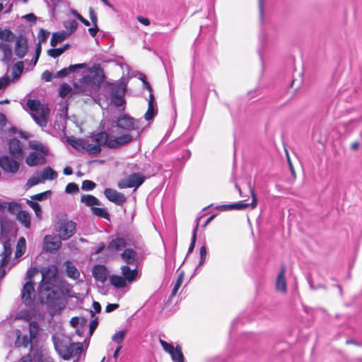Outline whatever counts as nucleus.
I'll return each instance as SVG.
<instances>
[{"mask_svg": "<svg viewBox=\"0 0 362 362\" xmlns=\"http://www.w3.org/2000/svg\"><path fill=\"white\" fill-rule=\"evenodd\" d=\"M206 257V247L203 245L200 248V260L199 262V266H202L204 264Z\"/></svg>", "mask_w": 362, "mask_h": 362, "instance_id": "864d4df0", "label": "nucleus"}, {"mask_svg": "<svg viewBox=\"0 0 362 362\" xmlns=\"http://www.w3.org/2000/svg\"><path fill=\"white\" fill-rule=\"evenodd\" d=\"M65 265L66 275L74 280H77L80 276V273L77 268L69 261H66Z\"/></svg>", "mask_w": 362, "mask_h": 362, "instance_id": "cd10ccee", "label": "nucleus"}, {"mask_svg": "<svg viewBox=\"0 0 362 362\" xmlns=\"http://www.w3.org/2000/svg\"><path fill=\"white\" fill-rule=\"evenodd\" d=\"M60 356L64 360H69L72 356L80 354L82 351L81 343H70L68 346H62L57 349Z\"/></svg>", "mask_w": 362, "mask_h": 362, "instance_id": "f8f14e48", "label": "nucleus"}, {"mask_svg": "<svg viewBox=\"0 0 362 362\" xmlns=\"http://www.w3.org/2000/svg\"><path fill=\"white\" fill-rule=\"evenodd\" d=\"M89 18L92 22V24H98V16L92 7L88 9Z\"/></svg>", "mask_w": 362, "mask_h": 362, "instance_id": "4d7b16f0", "label": "nucleus"}, {"mask_svg": "<svg viewBox=\"0 0 362 362\" xmlns=\"http://www.w3.org/2000/svg\"><path fill=\"white\" fill-rule=\"evenodd\" d=\"M197 229H198V224L197 225L196 228H194V230L193 231V234H192V242H191V244L188 249V253L192 252L195 247Z\"/></svg>", "mask_w": 362, "mask_h": 362, "instance_id": "603ef678", "label": "nucleus"}, {"mask_svg": "<svg viewBox=\"0 0 362 362\" xmlns=\"http://www.w3.org/2000/svg\"><path fill=\"white\" fill-rule=\"evenodd\" d=\"M121 257L127 264H131L136 260L137 253L133 249H124L123 252L121 254Z\"/></svg>", "mask_w": 362, "mask_h": 362, "instance_id": "b1692460", "label": "nucleus"}, {"mask_svg": "<svg viewBox=\"0 0 362 362\" xmlns=\"http://www.w3.org/2000/svg\"><path fill=\"white\" fill-rule=\"evenodd\" d=\"M90 155H98L101 152V147L96 143L95 144H90L86 141L85 150Z\"/></svg>", "mask_w": 362, "mask_h": 362, "instance_id": "4c0bfd02", "label": "nucleus"}, {"mask_svg": "<svg viewBox=\"0 0 362 362\" xmlns=\"http://www.w3.org/2000/svg\"><path fill=\"white\" fill-rule=\"evenodd\" d=\"M286 267L285 264H282L281 267L280 272L276 276L275 282V288L277 291L281 293H286L287 291V285L286 280Z\"/></svg>", "mask_w": 362, "mask_h": 362, "instance_id": "6ab92c4d", "label": "nucleus"}, {"mask_svg": "<svg viewBox=\"0 0 362 362\" xmlns=\"http://www.w3.org/2000/svg\"><path fill=\"white\" fill-rule=\"evenodd\" d=\"M42 77L45 81H51L53 78V74L47 70L42 73Z\"/></svg>", "mask_w": 362, "mask_h": 362, "instance_id": "680f3d73", "label": "nucleus"}, {"mask_svg": "<svg viewBox=\"0 0 362 362\" xmlns=\"http://www.w3.org/2000/svg\"><path fill=\"white\" fill-rule=\"evenodd\" d=\"M104 194L110 202L116 205L122 206L127 202V198L124 194L112 188L105 189Z\"/></svg>", "mask_w": 362, "mask_h": 362, "instance_id": "dca6fc26", "label": "nucleus"}, {"mask_svg": "<svg viewBox=\"0 0 362 362\" xmlns=\"http://www.w3.org/2000/svg\"><path fill=\"white\" fill-rule=\"evenodd\" d=\"M8 152L11 156L17 160H22L23 157V145L20 140L13 138L11 139L8 143Z\"/></svg>", "mask_w": 362, "mask_h": 362, "instance_id": "2eb2a0df", "label": "nucleus"}, {"mask_svg": "<svg viewBox=\"0 0 362 362\" xmlns=\"http://www.w3.org/2000/svg\"><path fill=\"white\" fill-rule=\"evenodd\" d=\"M183 279H184V274L182 272L179 274V276L176 280V282L174 285V287H173L172 293H171V297H174L177 294L178 290L180 289V288L183 282Z\"/></svg>", "mask_w": 362, "mask_h": 362, "instance_id": "79ce46f5", "label": "nucleus"}, {"mask_svg": "<svg viewBox=\"0 0 362 362\" xmlns=\"http://www.w3.org/2000/svg\"><path fill=\"white\" fill-rule=\"evenodd\" d=\"M35 296V287L33 281H28L23 286L22 290V300L25 305H30L33 303V297Z\"/></svg>", "mask_w": 362, "mask_h": 362, "instance_id": "a211bd4d", "label": "nucleus"}, {"mask_svg": "<svg viewBox=\"0 0 362 362\" xmlns=\"http://www.w3.org/2000/svg\"><path fill=\"white\" fill-rule=\"evenodd\" d=\"M90 210L92 213L98 218H103L107 220L110 219V214L105 209L95 206L92 207Z\"/></svg>", "mask_w": 362, "mask_h": 362, "instance_id": "72a5a7b5", "label": "nucleus"}, {"mask_svg": "<svg viewBox=\"0 0 362 362\" xmlns=\"http://www.w3.org/2000/svg\"><path fill=\"white\" fill-rule=\"evenodd\" d=\"M11 252H12V250L10 247L9 245H7L6 243H5L4 245V251L1 254V256L3 257H6V258H8L10 259V256L11 255Z\"/></svg>", "mask_w": 362, "mask_h": 362, "instance_id": "5fc2aeb1", "label": "nucleus"}, {"mask_svg": "<svg viewBox=\"0 0 362 362\" xmlns=\"http://www.w3.org/2000/svg\"><path fill=\"white\" fill-rule=\"evenodd\" d=\"M18 362H33L30 354L23 356Z\"/></svg>", "mask_w": 362, "mask_h": 362, "instance_id": "338daca9", "label": "nucleus"}, {"mask_svg": "<svg viewBox=\"0 0 362 362\" xmlns=\"http://www.w3.org/2000/svg\"><path fill=\"white\" fill-rule=\"evenodd\" d=\"M122 274L124 279L128 282L134 281L137 276V269L131 268L128 265H124L121 267Z\"/></svg>", "mask_w": 362, "mask_h": 362, "instance_id": "4be33fe9", "label": "nucleus"}, {"mask_svg": "<svg viewBox=\"0 0 362 362\" xmlns=\"http://www.w3.org/2000/svg\"><path fill=\"white\" fill-rule=\"evenodd\" d=\"M71 90V88L66 83H63L59 90V95L62 98L66 97Z\"/></svg>", "mask_w": 362, "mask_h": 362, "instance_id": "de8ad7c7", "label": "nucleus"}, {"mask_svg": "<svg viewBox=\"0 0 362 362\" xmlns=\"http://www.w3.org/2000/svg\"><path fill=\"white\" fill-rule=\"evenodd\" d=\"M16 218L23 224L26 228L29 229L30 228V216L28 211L21 209L16 214Z\"/></svg>", "mask_w": 362, "mask_h": 362, "instance_id": "a878e982", "label": "nucleus"}, {"mask_svg": "<svg viewBox=\"0 0 362 362\" xmlns=\"http://www.w3.org/2000/svg\"><path fill=\"white\" fill-rule=\"evenodd\" d=\"M63 53L64 52H62V49H61V47L50 49L47 51V54L52 58H57Z\"/></svg>", "mask_w": 362, "mask_h": 362, "instance_id": "3c124183", "label": "nucleus"}, {"mask_svg": "<svg viewBox=\"0 0 362 362\" xmlns=\"http://www.w3.org/2000/svg\"><path fill=\"white\" fill-rule=\"evenodd\" d=\"M12 33L8 30H0V39L6 41L10 40Z\"/></svg>", "mask_w": 362, "mask_h": 362, "instance_id": "bf43d9fd", "label": "nucleus"}, {"mask_svg": "<svg viewBox=\"0 0 362 362\" xmlns=\"http://www.w3.org/2000/svg\"><path fill=\"white\" fill-rule=\"evenodd\" d=\"M33 119L41 127H45L47 124L49 117V109L45 104H42L36 112L32 115Z\"/></svg>", "mask_w": 362, "mask_h": 362, "instance_id": "4468645a", "label": "nucleus"}, {"mask_svg": "<svg viewBox=\"0 0 362 362\" xmlns=\"http://www.w3.org/2000/svg\"><path fill=\"white\" fill-rule=\"evenodd\" d=\"M95 187H96V184L93 181L89 180H86L83 181L82 185H81V189L83 191L93 190V189L95 188Z\"/></svg>", "mask_w": 362, "mask_h": 362, "instance_id": "c03bdc74", "label": "nucleus"}, {"mask_svg": "<svg viewBox=\"0 0 362 362\" xmlns=\"http://www.w3.org/2000/svg\"><path fill=\"white\" fill-rule=\"evenodd\" d=\"M62 242L61 239H58L55 236H52L49 235H46L44 238V246L43 248L45 250L49 252H57L61 248Z\"/></svg>", "mask_w": 362, "mask_h": 362, "instance_id": "f3484780", "label": "nucleus"}, {"mask_svg": "<svg viewBox=\"0 0 362 362\" xmlns=\"http://www.w3.org/2000/svg\"><path fill=\"white\" fill-rule=\"evenodd\" d=\"M92 139L100 147L107 146L110 148H117L131 143L134 139L129 134H124L118 137L109 139V135L105 132L97 133L92 136Z\"/></svg>", "mask_w": 362, "mask_h": 362, "instance_id": "f03ea898", "label": "nucleus"}, {"mask_svg": "<svg viewBox=\"0 0 362 362\" xmlns=\"http://www.w3.org/2000/svg\"><path fill=\"white\" fill-rule=\"evenodd\" d=\"M86 140L81 139H69V144L75 149L83 151L86 148Z\"/></svg>", "mask_w": 362, "mask_h": 362, "instance_id": "2f4dec72", "label": "nucleus"}, {"mask_svg": "<svg viewBox=\"0 0 362 362\" xmlns=\"http://www.w3.org/2000/svg\"><path fill=\"white\" fill-rule=\"evenodd\" d=\"M126 280L122 276L112 275L110 276V282L115 288H121L126 286Z\"/></svg>", "mask_w": 362, "mask_h": 362, "instance_id": "7c9ffc66", "label": "nucleus"}, {"mask_svg": "<svg viewBox=\"0 0 362 362\" xmlns=\"http://www.w3.org/2000/svg\"><path fill=\"white\" fill-rule=\"evenodd\" d=\"M39 173L43 182L46 180H53L57 177V172L50 167H46Z\"/></svg>", "mask_w": 362, "mask_h": 362, "instance_id": "c756f323", "label": "nucleus"}, {"mask_svg": "<svg viewBox=\"0 0 362 362\" xmlns=\"http://www.w3.org/2000/svg\"><path fill=\"white\" fill-rule=\"evenodd\" d=\"M42 288L43 291H50L47 295V300L51 301L52 297L56 295V292L52 291V288L54 286L53 282L55 281L58 274V268L54 264L49 265L47 267L42 269Z\"/></svg>", "mask_w": 362, "mask_h": 362, "instance_id": "39448f33", "label": "nucleus"}, {"mask_svg": "<svg viewBox=\"0 0 362 362\" xmlns=\"http://www.w3.org/2000/svg\"><path fill=\"white\" fill-rule=\"evenodd\" d=\"M26 105L28 109L33 113L36 112L40 107H42V104L38 100L28 99L26 102Z\"/></svg>", "mask_w": 362, "mask_h": 362, "instance_id": "ea45409f", "label": "nucleus"}, {"mask_svg": "<svg viewBox=\"0 0 362 362\" xmlns=\"http://www.w3.org/2000/svg\"><path fill=\"white\" fill-rule=\"evenodd\" d=\"M28 329L29 336L26 334L22 335L21 330H16V339L15 341V346L16 348H27L29 344H33L36 341L40 330L38 322L36 321L29 322Z\"/></svg>", "mask_w": 362, "mask_h": 362, "instance_id": "20e7f679", "label": "nucleus"}, {"mask_svg": "<svg viewBox=\"0 0 362 362\" xmlns=\"http://www.w3.org/2000/svg\"><path fill=\"white\" fill-rule=\"evenodd\" d=\"M115 123L116 127L124 132L136 130L139 128V122L128 115L119 117Z\"/></svg>", "mask_w": 362, "mask_h": 362, "instance_id": "9d476101", "label": "nucleus"}, {"mask_svg": "<svg viewBox=\"0 0 362 362\" xmlns=\"http://www.w3.org/2000/svg\"><path fill=\"white\" fill-rule=\"evenodd\" d=\"M110 88V100L111 103L116 107H119L126 103L124 98L126 92V85L122 82L108 83Z\"/></svg>", "mask_w": 362, "mask_h": 362, "instance_id": "0eeeda50", "label": "nucleus"}, {"mask_svg": "<svg viewBox=\"0 0 362 362\" xmlns=\"http://www.w3.org/2000/svg\"><path fill=\"white\" fill-rule=\"evenodd\" d=\"M99 31L98 24H93V27L88 28V32L92 37H95Z\"/></svg>", "mask_w": 362, "mask_h": 362, "instance_id": "e2e57ef3", "label": "nucleus"}, {"mask_svg": "<svg viewBox=\"0 0 362 362\" xmlns=\"http://www.w3.org/2000/svg\"><path fill=\"white\" fill-rule=\"evenodd\" d=\"M64 26L66 29V33H70V35L74 32L77 27L78 23L75 20L66 21L64 22Z\"/></svg>", "mask_w": 362, "mask_h": 362, "instance_id": "a19ab883", "label": "nucleus"}, {"mask_svg": "<svg viewBox=\"0 0 362 362\" xmlns=\"http://www.w3.org/2000/svg\"><path fill=\"white\" fill-rule=\"evenodd\" d=\"M23 62H16L13 68H12V76L13 80L16 81L18 80L20 76H21L23 71Z\"/></svg>", "mask_w": 362, "mask_h": 362, "instance_id": "473e14b6", "label": "nucleus"}, {"mask_svg": "<svg viewBox=\"0 0 362 362\" xmlns=\"http://www.w3.org/2000/svg\"><path fill=\"white\" fill-rule=\"evenodd\" d=\"M42 179L40 175L39 171L36 172L33 176H31L26 183V187L30 188L37 184L42 182Z\"/></svg>", "mask_w": 362, "mask_h": 362, "instance_id": "c9c22d12", "label": "nucleus"}, {"mask_svg": "<svg viewBox=\"0 0 362 362\" xmlns=\"http://www.w3.org/2000/svg\"><path fill=\"white\" fill-rule=\"evenodd\" d=\"M95 75H86L74 86V93L81 95L90 96L93 90L103 83L105 79L104 70L99 64L93 66Z\"/></svg>", "mask_w": 362, "mask_h": 362, "instance_id": "f257e3e1", "label": "nucleus"}, {"mask_svg": "<svg viewBox=\"0 0 362 362\" xmlns=\"http://www.w3.org/2000/svg\"><path fill=\"white\" fill-rule=\"evenodd\" d=\"M93 275L97 281L104 283L107 279L108 270L104 265L96 264L93 268Z\"/></svg>", "mask_w": 362, "mask_h": 362, "instance_id": "aec40b11", "label": "nucleus"}, {"mask_svg": "<svg viewBox=\"0 0 362 362\" xmlns=\"http://www.w3.org/2000/svg\"><path fill=\"white\" fill-rule=\"evenodd\" d=\"M159 342L165 351L170 355L174 362H185V357L180 345L174 347L172 344H169L163 339H160Z\"/></svg>", "mask_w": 362, "mask_h": 362, "instance_id": "9b49d317", "label": "nucleus"}, {"mask_svg": "<svg viewBox=\"0 0 362 362\" xmlns=\"http://www.w3.org/2000/svg\"><path fill=\"white\" fill-rule=\"evenodd\" d=\"M16 158L3 156L0 158V167L6 173H16L19 170V161Z\"/></svg>", "mask_w": 362, "mask_h": 362, "instance_id": "ddd939ff", "label": "nucleus"}, {"mask_svg": "<svg viewBox=\"0 0 362 362\" xmlns=\"http://www.w3.org/2000/svg\"><path fill=\"white\" fill-rule=\"evenodd\" d=\"M54 230L59 234V238L66 240L71 238L76 231V223L68 220L66 214L58 217L54 225Z\"/></svg>", "mask_w": 362, "mask_h": 362, "instance_id": "7ed1b4c3", "label": "nucleus"}, {"mask_svg": "<svg viewBox=\"0 0 362 362\" xmlns=\"http://www.w3.org/2000/svg\"><path fill=\"white\" fill-rule=\"evenodd\" d=\"M87 66L86 64L82 63V64H72L70 65L67 68H64L61 69L60 71H57L55 77L57 78H64L69 75L70 71H75L78 69H84Z\"/></svg>", "mask_w": 362, "mask_h": 362, "instance_id": "5701e85b", "label": "nucleus"}, {"mask_svg": "<svg viewBox=\"0 0 362 362\" xmlns=\"http://www.w3.org/2000/svg\"><path fill=\"white\" fill-rule=\"evenodd\" d=\"M28 51V45L25 40H17L15 46L16 55L19 58H23L26 54Z\"/></svg>", "mask_w": 362, "mask_h": 362, "instance_id": "c85d7f7f", "label": "nucleus"}, {"mask_svg": "<svg viewBox=\"0 0 362 362\" xmlns=\"http://www.w3.org/2000/svg\"><path fill=\"white\" fill-rule=\"evenodd\" d=\"M79 322H80V319L76 316L71 317V319L70 320V324L73 327H77L78 325Z\"/></svg>", "mask_w": 362, "mask_h": 362, "instance_id": "774afa93", "label": "nucleus"}, {"mask_svg": "<svg viewBox=\"0 0 362 362\" xmlns=\"http://www.w3.org/2000/svg\"><path fill=\"white\" fill-rule=\"evenodd\" d=\"M145 180V176L141 173H134L128 177L121 179L117 182V187L120 189L134 188L140 187Z\"/></svg>", "mask_w": 362, "mask_h": 362, "instance_id": "6e6552de", "label": "nucleus"}, {"mask_svg": "<svg viewBox=\"0 0 362 362\" xmlns=\"http://www.w3.org/2000/svg\"><path fill=\"white\" fill-rule=\"evenodd\" d=\"M156 113V111L154 110L153 105H148V109L144 115V118L146 120L149 121L153 118Z\"/></svg>", "mask_w": 362, "mask_h": 362, "instance_id": "49530a36", "label": "nucleus"}, {"mask_svg": "<svg viewBox=\"0 0 362 362\" xmlns=\"http://www.w3.org/2000/svg\"><path fill=\"white\" fill-rule=\"evenodd\" d=\"M30 147L34 151L25 158V163L28 166L33 167L39 165H45L47 163L45 156L49 151L40 142L30 144Z\"/></svg>", "mask_w": 362, "mask_h": 362, "instance_id": "423d86ee", "label": "nucleus"}, {"mask_svg": "<svg viewBox=\"0 0 362 362\" xmlns=\"http://www.w3.org/2000/svg\"><path fill=\"white\" fill-rule=\"evenodd\" d=\"M125 334L126 330L119 331L112 337V339L117 344H121L125 337Z\"/></svg>", "mask_w": 362, "mask_h": 362, "instance_id": "a18cd8bd", "label": "nucleus"}, {"mask_svg": "<svg viewBox=\"0 0 362 362\" xmlns=\"http://www.w3.org/2000/svg\"><path fill=\"white\" fill-rule=\"evenodd\" d=\"M4 206L12 214H17L21 209V204L16 202H4Z\"/></svg>", "mask_w": 362, "mask_h": 362, "instance_id": "58836bf2", "label": "nucleus"}, {"mask_svg": "<svg viewBox=\"0 0 362 362\" xmlns=\"http://www.w3.org/2000/svg\"><path fill=\"white\" fill-rule=\"evenodd\" d=\"M25 240L23 237L19 238L16 250V256L17 257H21L25 252Z\"/></svg>", "mask_w": 362, "mask_h": 362, "instance_id": "f704fd0d", "label": "nucleus"}, {"mask_svg": "<svg viewBox=\"0 0 362 362\" xmlns=\"http://www.w3.org/2000/svg\"><path fill=\"white\" fill-rule=\"evenodd\" d=\"M81 202L91 208L101 204L100 200L92 194L82 195L81 197Z\"/></svg>", "mask_w": 362, "mask_h": 362, "instance_id": "bb28decb", "label": "nucleus"}, {"mask_svg": "<svg viewBox=\"0 0 362 362\" xmlns=\"http://www.w3.org/2000/svg\"><path fill=\"white\" fill-rule=\"evenodd\" d=\"M27 204L29 206H30L33 209L36 216L40 220H41L42 218V211L41 209L40 205L37 202H33L32 200H28Z\"/></svg>", "mask_w": 362, "mask_h": 362, "instance_id": "e433bc0d", "label": "nucleus"}, {"mask_svg": "<svg viewBox=\"0 0 362 362\" xmlns=\"http://www.w3.org/2000/svg\"><path fill=\"white\" fill-rule=\"evenodd\" d=\"M136 18L139 23H141V24H143L146 26H148L150 25V21L147 18L139 16Z\"/></svg>", "mask_w": 362, "mask_h": 362, "instance_id": "69168bd1", "label": "nucleus"}, {"mask_svg": "<svg viewBox=\"0 0 362 362\" xmlns=\"http://www.w3.org/2000/svg\"><path fill=\"white\" fill-rule=\"evenodd\" d=\"M127 246V241L124 238H116L111 240L107 245V249L110 252H117Z\"/></svg>", "mask_w": 362, "mask_h": 362, "instance_id": "412c9836", "label": "nucleus"}, {"mask_svg": "<svg viewBox=\"0 0 362 362\" xmlns=\"http://www.w3.org/2000/svg\"><path fill=\"white\" fill-rule=\"evenodd\" d=\"M65 191L66 193H76L78 192V186L75 182H69L66 185Z\"/></svg>", "mask_w": 362, "mask_h": 362, "instance_id": "09e8293b", "label": "nucleus"}, {"mask_svg": "<svg viewBox=\"0 0 362 362\" xmlns=\"http://www.w3.org/2000/svg\"><path fill=\"white\" fill-rule=\"evenodd\" d=\"M52 194L51 190H47L44 192L38 193L31 196L32 200L42 201L47 199Z\"/></svg>", "mask_w": 362, "mask_h": 362, "instance_id": "37998d69", "label": "nucleus"}, {"mask_svg": "<svg viewBox=\"0 0 362 362\" xmlns=\"http://www.w3.org/2000/svg\"><path fill=\"white\" fill-rule=\"evenodd\" d=\"M98 325V318L95 317V319L92 320L89 325V335L92 336L94 331L97 328Z\"/></svg>", "mask_w": 362, "mask_h": 362, "instance_id": "6e6d98bb", "label": "nucleus"}, {"mask_svg": "<svg viewBox=\"0 0 362 362\" xmlns=\"http://www.w3.org/2000/svg\"><path fill=\"white\" fill-rule=\"evenodd\" d=\"M249 186H250V191L251 193V196L252 198V202L250 204L244 203V202H240L233 203V204H223L221 206H218L216 208L221 211L243 210V209L247 208L250 205L252 209H255L257 204V196L255 193V191L251 187L250 185H249Z\"/></svg>", "mask_w": 362, "mask_h": 362, "instance_id": "1a4fd4ad", "label": "nucleus"}, {"mask_svg": "<svg viewBox=\"0 0 362 362\" xmlns=\"http://www.w3.org/2000/svg\"><path fill=\"white\" fill-rule=\"evenodd\" d=\"M38 272V269L36 267H30L26 274V279L28 281H32L33 277Z\"/></svg>", "mask_w": 362, "mask_h": 362, "instance_id": "13d9d810", "label": "nucleus"}, {"mask_svg": "<svg viewBox=\"0 0 362 362\" xmlns=\"http://www.w3.org/2000/svg\"><path fill=\"white\" fill-rule=\"evenodd\" d=\"M119 304L117 303H110L107 304L105 307V312L110 313L114 311L115 310L119 308Z\"/></svg>", "mask_w": 362, "mask_h": 362, "instance_id": "0e129e2a", "label": "nucleus"}, {"mask_svg": "<svg viewBox=\"0 0 362 362\" xmlns=\"http://www.w3.org/2000/svg\"><path fill=\"white\" fill-rule=\"evenodd\" d=\"M69 35L70 33H66V31L54 33L50 40L51 46L53 47H56L58 43H60L62 41H64Z\"/></svg>", "mask_w": 362, "mask_h": 362, "instance_id": "393cba45", "label": "nucleus"}, {"mask_svg": "<svg viewBox=\"0 0 362 362\" xmlns=\"http://www.w3.org/2000/svg\"><path fill=\"white\" fill-rule=\"evenodd\" d=\"M10 79L8 76L0 78V89L4 88L8 86Z\"/></svg>", "mask_w": 362, "mask_h": 362, "instance_id": "052dcab7", "label": "nucleus"}, {"mask_svg": "<svg viewBox=\"0 0 362 362\" xmlns=\"http://www.w3.org/2000/svg\"><path fill=\"white\" fill-rule=\"evenodd\" d=\"M49 35V32L43 29V28H41L39 31V34H38V38H39V42L40 43H42L43 42H45L47 40V39L48 38Z\"/></svg>", "mask_w": 362, "mask_h": 362, "instance_id": "8fccbe9b", "label": "nucleus"}]
</instances>
